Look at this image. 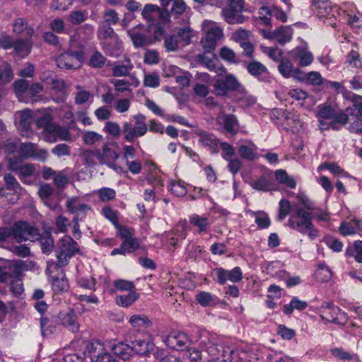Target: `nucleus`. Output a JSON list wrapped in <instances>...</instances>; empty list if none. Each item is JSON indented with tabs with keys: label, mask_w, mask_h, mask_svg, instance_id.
Returning a JSON list of instances; mask_svg holds the SVG:
<instances>
[{
	"label": "nucleus",
	"mask_w": 362,
	"mask_h": 362,
	"mask_svg": "<svg viewBox=\"0 0 362 362\" xmlns=\"http://www.w3.org/2000/svg\"><path fill=\"white\" fill-rule=\"evenodd\" d=\"M194 134L199 137V141L204 146L208 147L211 153L218 151V140L211 133L202 129H197Z\"/></svg>",
	"instance_id": "nucleus-16"
},
{
	"label": "nucleus",
	"mask_w": 362,
	"mask_h": 362,
	"mask_svg": "<svg viewBox=\"0 0 362 362\" xmlns=\"http://www.w3.org/2000/svg\"><path fill=\"white\" fill-rule=\"evenodd\" d=\"M189 223L198 228L199 233L205 232L211 226V222L206 216L194 214L189 216Z\"/></svg>",
	"instance_id": "nucleus-30"
},
{
	"label": "nucleus",
	"mask_w": 362,
	"mask_h": 362,
	"mask_svg": "<svg viewBox=\"0 0 362 362\" xmlns=\"http://www.w3.org/2000/svg\"><path fill=\"white\" fill-rule=\"evenodd\" d=\"M206 352L211 357L208 362H231L234 351L229 346L209 341L206 344Z\"/></svg>",
	"instance_id": "nucleus-5"
},
{
	"label": "nucleus",
	"mask_w": 362,
	"mask_h": 362,
	"mask_svg": "<svg viewBox=\"0 0 362 362\" xmlns=\"http://www.w3.org/2000/svg\"><path fill=\"white\" fill-rule=\"evenodd\" d=\"M223 37V30L217 26L213 25L206 29L200 42L204 52L210 53L214 51L217 45V42Z\"/></svg>",
	"instance_id": "nucleus-9"
},
{
	"label": "nucleus",
	"mask_w": 362,
	"mask_h": 362,
	"mask_svg": "<svg viewBox=\"0 0 362 362\" xmlns=\"http://www.w3.org/2000/svg\"><path fill=\"white\" fill-rule=\"evenodd\" d=\"M206 52L197 55V61L199 64L204 66L208 70L214 71L218 74H221L222 72H226V69L223 66L218 67L214 59L206 56Z\"/></svg>",
	"instance_id": "nucleus-25"
},
{
	"label": "nucleus",
	"mask_w": 362,
	"mask_h": 362,
	"mask_svg": "<svg viewBox=\"0 0 362 362\" xmlns=\"http://www.w3.org/2000/svg\"><path fill=\"white\" fill-rule=\"evenodd\" d=\"M129 322L137 331H144L152 325L151 320L145 315H134Z\"/></svg>",
	"instance_id": "nucleus-27"
},
{
	"label": "nucleus",
	"mask_w": 362,
	"mask_h": 362,
	"mask_svg": "<svg viewBox=\"0 0 362 362\" xmlns=\"http://www.w3.org/2000/svg\"><path fill=\"white\" fill-rule=\"evenodd\" d=\"M55 124L52 122V117L49 114H44L40 117L37 119L36 125L38 129H43V134L45 139L49 133L50 126H54Z\"/></svg>",
	"instance_id": "nucleus-39"
},
{
	"label": "nucleus",
	"mask_w": 362,
	"mask_h": 362,
	"mask_svg": "<svg viewBox=\"0 0 362 362\" xmlns=\"http://www.w3.org/2000/svg\"><path fill=\"white\" fill-rule=\"evenodd\" d=\"M293 30L290 27L281 26L272 31L269 37H274L280 44H285L292 39Z\"/></svg>",
	"instance_id": "nucleus-26"
},
{
	"label": "nucleus",
	"mask_w": 362,
	"mask_h": 362,
	"mask_svg": "<svg viewBox=\"0 0 362 362\" xmlns=\"http://www.w3.org/2000/svg\"><path fill=\"white\" fill-rule=\"evenodd\" d=\"M132 64L128 61L126 64H117L112 68V76L115 77L126 76L132 69Z\"/></svg>",
	"instance_id": "nucleus-50"
},
{
	"label": "nucleus",
	"mask_w": 362,
	"mask_h": 362,
	"mask_svg": "<svg viewBox=\"0 0 362 362\" xmlns=\"http://www.w3.org/2000/svg\"><path fill=\"white\" fill-rule=\"evenodd\" d=\"M110 83L114 85L115 90L119 93L125 91H132L131 86L132 83L124 79H114L111 80Z\"/></svg>",
	"instance_id": "nucleus-60"
},
{
	"label": "nucleus",
	"mask_w": 362,
	"mask_h": 362,
	"mask_svg": "<svg viewBox=\"0 0 362 362\" xmlns=\"http://www.w3.org/2000/svg\"><path fill=\"white\" fill-rule=\"evenodd\" d=\"M66 206L68 211L75 214V216H78L80 220L90 210V207L88 204L81 202L78 198L68 199Z\"/></svg>",
	"instance_id": "nucleus-20"
},
{
	"label": "nucleus",
	"mask_w": 362,
	"mask_h": 362,
	"mask_svg": "<svg viewBox=\"0 0 362 362\" xmlns=\"http://www.w3.org/2000/svg\"><path fill=\"white\" fill-rule=\"evenodd\" d=\"M250 186L258 191L268 192L274 189L272 182L266 177L262 176L250 182Z\"/></svg>",
	"instance_id": "nucleus-38"
},
{
	"label": "nucleus",
	"mask_w": 362,
	"mask_h": 362,
	"mask_svg": "<svg viewBox=\"0 0 362 362\" xmlns=\"http://www.w3.org/2000/svg\"><path fill=\"white\" fill-rule=\"evenodd\" d=\"M139 298V294L136 292H129L127 295L117 296L116 303L122 307H129Z\"/></svg>",
	"instance_id": "nucleus-46"
},
{
	"label": "nucleus",
	"mask_w": 362,
	"mask_h": 362,
	"mask_svg": "<svg viewBox=\"0 0 362 362\" xmlns=\"http://www.w3.org/2000/svg\"><path fill=\"white\" fill-rule=\"evenodd\" d=\"M13 238L18 242L21 243L28 240L38 238L40 236L39 230L25 221H17L12 226Z\"/></svg>",
	"instance_id": "nucleus-6"
},
{
	"label": "nucleus",
	"mask_w": 362,
	"mask_h": 362,
	"mask_svg": "<svg viewBox=\"0 0 362 362\" xmlns=\"http://www.w3.org/2000/svg\"><path fill=\"white\" fill-rule=\"evenodd\" d=\"M67 170L57 172L53 177L54 185L57 188H64L69 182V179L66 175Z\"/></svg>",
	"instance_id": "nucleus-55"
},
{
	"label": "nucleus",
	"mask_w": 362,
	"mask_h": 362,
	"mask_svg": "<svg viewBox=\"0 0 362 362\" xmlns=\"http://www.w3.org/2000/svg\"><path fill=\"white\" fill-rule=\"evenodd\" d=\"M307 306L308 303L305 301L300 300L297 297H293L289 304L284 306V312L287 315H290L294 309L303 310Z\"/></svg>",
	"instance_id": "nucleus-41"
},
{
	"label": "nucleus",
	"mask_w": 362,
	"mask_h": 362,
	"mask_svg": "<svg viewBox=\"0 0 362 362\" xmlns=\"http://www.w3.org/2000/svg\"><path fill=\"white\" fill-rule=\"evenodd\" d=\"M87 351L92 362L98 361L100 354L105 351L103 344L98 341L90 343L87 346Z\"/></svg>",
	"instance_id": "nucleus-37"
},
{
	"label": "nucleus",
	"mask_w": 362,
	"mask_h": 362,
	"mask_svg": "<svg viewBox=\"0 0 362 362\" xmlns=\"http://www.w3.org/2000/svg\"><path fill=\"white\" fill-rule=\"evenodd\" d=\"M312 9L315 12L316 15L321 17H327L334 14V8L331 5V2L329 0H312Z\"/></svg>",
	"instance_id": "nucleus-21"
},
{
	"label": "nucleus",
	"mask_w": 362,
	"mask_h": 362,
	"mask_svg": "<svg viewBox=\"0 0 362 362\" xmlns=\"http://www.w3.org/2000/svg\"><path fill=\"white\" fill-rule=\"evenodd\" d=\"M84 53L81 51H68L62 53L57 59V65L62 69H76L81 66Z\"/></svg>",
	"instance_id": "nucleus-8"
},
{
	"label": "nucleus",
	"mask_w": 362,
	"mask_h": 362,
	"mask_svg": "<svg viewBox=\"0 0 362 362\" xmlns=\"http://www.w3.org/2000/svg\"><path fill=\"white\" fill-rule=\"evenodd\" d=\"M98 37L103 51L109 56L117 57L121 50V42L111 26L100 23L98 30Z\"/></svg>",
	"instance_id": "nucleus-2"
},
{
	"label": "nucleus",
	"mask_w": 362,
	"mask_h": 362,
	"mask_svg": "<svg viewBox=\"0 0 362 362\" xmlns=\"http://www.w3.org/2000/svg\"><path fill=\"white\" fill-rule=\"evenodd\" d=\"M148 129L133 125L130 122H124L122 126L124 139L128 142H134L138 137L144 136Z\"/></svg>",
	"instance_id": "nucleus-18"
},
{
	"label": "nucleus",
	"mask_w": 362,
	"mask_h": 362,
	"mask_svg": "<svg viewBox=\"0 0 362 362\" xmlns=\"http://www.w3.org/2000/svg\"><path fill=\"white\" fill-rule=\"evenodd\" d=\"M34 240H38L40 243L41 250L45 254H50L54 248V240L50 234L46 233L45 235H41L38 238H34Z\"/></svg>",
	"instance_id": "nucleus-40"
},
{
	"label": "nucleus",
	"mask_w": 362,
	"mask_h": 362,
	"mask_svg": "<svg viewBox=\"0 0 362 362\" xmlns=\"http://www.w3.org/2000/svg\"><path fill=\"white\" fill-rule=\"evenodd\" d=\"M70 139L71 134L69 129L56 124L54 126H50L49 133L45 138V140L49 143L55 142L57 140L69 141Z\"/></svg>",
	"instance_id": "nucleus-19"
},
{
	"label": "nucleus",
	"mask_w": 362,
	"mask_h": 362,
	"mask_svg": "<svg viewBox=\"0 0 362 362\" xmlns=\"http://www.w3.org/2000/svg\"><path fill=\"white\" fill-rule=\"evenodd\" d=\"M278 69L281 74L285 78H289L291 74H301V71L298 69H294L292 63L288 59H282L279 64Z\"/></svg>",
	"instance_id": "nucleus-36"
},
{
	"label": "nucleus",
	"mask_w": 362,
	"mask_h": 362,
	"mask_svg": "<svg viewBox=\"0 0 362 362\" xmlns=\"http://www.w3.org/2000/svg\"><path fill=\"white\" fill-rule=\"evenodd\" d=\"M143 17L150 22H154L158 18H160L162 14L160 8L154 4L145 5L142 13Z\"/></svg>",
	"instance_id": "nucleus-31"
},
{
	"label": "nucleus",
	"mask_w": 362,
	"mask_h": 362,
	"mask_svg": "<svg viewBox=\"0 0 362 362\" xmlns=\"http://www.w3.org/2000/svg\"><path fill=\"white\" fill-rule=\"evenodd\" d=\"M213 273L216 275V281L221 285L225 284L227 281L237 283L243 279V272L239 267H236L231 270L216 268L214 269Z\"/></svg>",
	"instance_id": "nucleus-11"
},
{
	"label": "nucleus",
	"mask_w": 362,
	"mask_h": 362,
	"mask_svg": "<svg viewBox=\"0 0 362 362\" xmlns=\"http://www.w3.org/2000/svg\"><path fill=\"white\" fill-rule=\"evenodd\" d=\"M316 276L321 281H328L332 277L331 269L325 263H320L316 271Z\"/></svg>",
	"instance_id": "nucleus-48"
},
{
	"label": "nucleus",
	"mask_w": 362,
	"mask_h": 362,
	"mask_svg": "<svg viewBox=\"0 0 362 362\" xmlns=\"http://www.w3.org/2000/svg\"><path fill=\"white\" fill-rule=\"evenodd\" d=\"M112 351L115 355L119 356L124 361L129 359L132 354V349L130 345L119 342L114 345Z\"/></svg>",
	"instance_id": "nucleus-34"
},
{
	"label": "nucleus",
	"mask_w": 362,
	"mask_h": 362,
	"mask_svg": "<svg viewBox=\"0 0 362 362\" xmlns=\"http://www.w3.org/2000/svg\"><path fill=\"white\" fill-rule=\"evenodd\" d=\"M289 55L292 60L301 67L310 65L314 60V56L307 46L296 47L289 52Z\"/></svg>",
	"instance_id": "nucleus-12"
},
{
	"label": "nucleus",
	"mask_w": 362,
	"mask_h": 362,
	"mask_svg": "<svg viewBox=\"0 0 362 362\" xmlns=\"http://www.w3.org/2000/svg\"><path fill=\"white\" fill-rule=\"evenodd\" d=\"M329 170L332 173L335 175L347 176V173L342 168L334 163H324L320 165L318 170Z\"/></svg>",
	"instance_id": "nucleus-56"
},
{
	"label": "nucleus",
	"mask_w": 362,
	"mask_h": 362,
	"mask_svg": "<svg viewBox=\"0 0 362 362\" xmlns=\"http://www.w3.org/2000/svg\"><path fill=\"white\" fill-rule=\"evenodd\" d=\"M176 35L181 47L189 45L192 38L191 29L187 27L181 28Z\"/></svg>",
	"instance_id": "nucleus-53"
},
{
	"label": "nucleus",
	"mask_w": 362,
	"mask_h": 362,
	"mask_svg": "<svg viewBox=\"0 0 362 362\" xmlns=\"http://www.w3.org/2000/svg\"><path fill=\"white\" fill-rule=\"evenodd\" d=\"M255 216V223L259 228L264 229L269 227L271 221L267 214L263 211L254 213Z\"/></svg>",
	"instance_id": "nucleus-52"
},
{
	"label": "nucleus",
	"mask_w": 362,
	"mask_h": 362,
	"mask_svg": "<svg viewBox=\"0 0 362 362\" xmlns=\"http://www.w3.org/2000/svg\"><path fill=\"white\" fill-rule=\"evenodd\" d=\"M113 285L119 291L134 292L133 290L135 288V285L132 281L117 279L113 282Z\"/></svg>",
	"instance_id": "nucleus-59"
},
{
	"label": "nucleus",
	"mask_w": 362,
	"mask_h": 362,
	"mask_svg": "<svg viewBox=\"0 0 362 362\" xmlns=\"http://www.w3.org/2000/svg\"><path fill=\"white\" fill-rule=\"evenodd\" d=\"M350 116H362V96L354 95L352 105L346 109V112L339 114L334 112L333 118L329 123L321 122L320 130L326 131L329 129L339 130L343 125L351 121Z\"/></svg>",
	"instance_id": "nucleus-1"
},
{
	"label": "nucleus",
	"mask_w": 362,
	"mask_h": 362,
	"mask_svg": "<svg viewBox=\"0 0 362 362\" xmlns=\"http://www.w3.org/2000/svg\"><path fill=\"white\" fill-rule=\"evenodd\" d=\"M76 88L78 90V92L76 93L75 103L76 105L85 104L91 98V93L89 91L82 90L80 86H77Z\"/></svg>",
	"instance_id": "nucleus-63"
},
{
	"label": "nucleus",
	"mask_w": 362,
	"mask_h": 362,
	"mask_svg": "<svg viewBox=\"0 0 362 362\" xmlns=\"http://www.w3.org/2000/svg\"><path fill=\"white\" fill-rule=\"evenodd\" d=\"M221 57L227 62L230 63L236 64L238 61L236 59L235 53L233 50L228 48V47H223L220 50Z\"/></svg>",
	"instance_id": "nucleus-64"
},
{
	"label": "nucleus",
	"mask_w": 362,
	"mask_h": 362,
	"mask_svg": "<svg viewBox=\"0 0 362 362\" xmlns=\"http://www.w3.org/2000/svg\"><path fill=\"white\" fill-rule=\"evenodd\" d=\"M61 325L59 314L49 317H42L40 319V327L42 334L46 335L53 333Z\"/></svg>",
	"instance_id": "nucleus-22"
},
{
	"label": "nucleus",
	"mask_w": 362,
	"mask_h": 362,
	"mask_svg": "<svg viewBox=\"0 0 362 362\" xmlns=\"http://www.w3.org/2000/svg\"><path fill=\"white\" fill-rule=\"evenodd\" d=\"M153 344L145 339H135L132 341V352H134L139 355H145L148 354L151 349Z\"/></svg>",
	"instance_id": "nucleus-32"
},
{
	"label": "nucleus",
	"mask_w": 362,
	"mask_h": 362,
	"mask_svg": "<svg viewBox=\"0 0 362 362\" xmlns=\"http://www.w3.org/2000/svg\"><path fill=\"white\" fill-rule=\"evenodd\" d=\"M234 9L226 7L222 10V15L226 21L229 24L243 23L245 21V17L241 14L242 11H235Z\"/></svg>",
	"instance_id": "nucleus-28"
},
{
	"label": "nucleus",
	"mask_w": 362,
	"mask_h": 362,
	"mask_svg": "<svg viewBox=\"0 0 362 362\" xmlns=\"http://www.w3.org/2000/svg\"><path fill=\"white\" fill-rule=\"evenodd\" d=\"M80 251L79 247L76 241L70 236L65 235L57 243L54 252L57 259L54 264L57 268H62L66 266L69 259Z\"/></svg>",
	"instance_id": "nucleus-3"
},
{
	"label": "nucleus",
	"mask_w": 362,
	"mask_h": 362,
	"mask_svg": "<svg viewBox=\"0 0 362 362\" xmlns=\"http://www.w3.org/2000/svg\"><path fill=\"white\" fill-rule=\"evenodd\" d=\"M239 86L238 80L232 75H227L224 78L216 81L214 85V90L218 95H225L229 91L236 90Z\"/></svg>",
	"instance_id": "nucleus-15"
},
{
	"label": "nucleus",
	"mask_w": 362,
	"mask_h": 362,
	"mask_svg": "<svg viewBox=\"0 0 362 362\" xmlns=\"http://www.w3.org/2000/svg\"><path fill=\"white\" fill-rule=\"evenodd\" d=\"M287 226L300 233H305L308 228L313 227L311 213L306 211L302 207L296 206L294 214L288 220Z\"/></svg>",
	"instance_id": "nucleus-4"
},
{
	"label": "nucleus",
	"mask_w": 362,
	"mask_h": 362,
	"mask_svg": "<svg viewBox=\"0 0 362 362\" xmlns=\"http://www.w3.org/2000/svg\"><path fill=\"white\" fill-rule=\"evenodd\" d=\"M16 268L11 267L8 263L5 265L0 267V282L6 283L10 282L16 276Z\"/></svg>",
	"instance_id": "nucleus-42"
},
{
	"label": "nucleus",
	"mask_w": 362,
	"mask_h": 362,
	"mask_svg": "<svg viewBox=\"0 0 362 362\" xmlns=\"http://www.w3.org/2000/svg\"><path fill=\"white\" fill-rule=\"evenodd\" d=\"M144 85L149 88H157L160 85V77L156 72L145 73Z\"/></svg>",
	"instance_id": "nucleus-51"
},
{
	"label": "nucleus",
	"mask_w": 362,
	"mask_h": 362,
	"mask_svg": "<svg viewBox=\"0 0 362 362\" xmlns=\"http://www.w3.org/2000/svg\"><path fill=\"white\" fill-rule=\"evenodd\" d=\"M13 31L18 34L21 33L24 30L27 31V35L31 37L34 33V30L32 28H28L27 23L22 18H17L13 24Z\"/></svg>",
	"instance_id": "nucleus-49"
},
{
	"label": "nucleus",
	"mask_w": 362,
	"mask_h": 362,
	"mask_svg": "<svg viewBox=\"0 0 362 362\" xmlns=\"http://www.w3.org/2000/svg\"><path fill=\"white\" fill-rule=\"evenodd\" d=\"M96 153L98 160L101 165L111 164L112 161H116L119 157V153L114 143L104 144L102 149H97Z\"/></svg>",
	"instance_id": "nucleus-14"
},
{
	"label": "nucleus",
	"mask_w": 362,
	"mask_h": 362,
	"mask_svg": "<svg viewBox=\"0 0 362 362\" xmlns=\"http://www.w3.org/2000/svg\"><path fill=\"white\" fill-rule=\"evenodd\" d=\"M223 128L228 133L235 134V128L238 127V122L236 117L233 115H226L223 117Z\"/></svg>",
	"instance_id": "nucleus-47"
},
{
	"label": "nucleus",
	"mask_w": 362,
	"mask_h": 362,
	"mask_svg": "<svg viewBox=\"0 0 362 362\" xmlns=\"http://www.w3.org/2000/svg\"><path fill=\"white\" fill-rule=\"evenodd\" d=\"M168 188L173 194L177 197L185 196L187 192L186 187L180 182H170Z\"/></svg>",
	"instance_id": "nucleus-58"
},
{
	"label": "nucleus",
	"mask_w": 362,
	"mask_h": 362,
	"mask_svg": "<svg viewBox=\"0 0 362 362\" xmlns=\"http://www.w3.org/2000/svg\"><path fill=\"white\" fill-rule=\"evenodd\" d=\"M16 118L20 127L25 131L30 129V124L33 122L32 112L30 110H24L17 112Z\"/></svg>",
	"instance_id": "nucleus-33"
},
{
	"label": "nucleus",
	"mask_w": 362,
	"mask_h": 362,
	"mask_svg": "<svg viewBox=\"0 0 362 362\" xmlns=\"http://www.w3.org/2000/svg\"><path fill=\"white\" fill-rule=\"evenodd\" d=\"M163 46L168 52H175L179 49L180 44L177 35L170 34L165 36Z\"/></svg>",
	"instance_id": "nucleus-45"
},
{
	"label": "nucleus",
	"mask_w": 362,
	"mask_h": 362,
	"mask_svg": "<svg viewBox=\"0 0 362 362\" xmlns=\"http://www.w3.org/2000/svg\"><path fill=\"white\" fill-rule=\"evenodd\" d=\"M4 180L6 184V187L7 189L13 191V194L16 196V199H18L20 191L21 189V185L16 180V179L11 174H6L4 177Z\"/></svg>",
	"instance_id": "nucleus-44"
},
{
	"label": "nucleus",
	"mask_w": 362,
	"mask_h": 362,
	"mask_svg": "<svg viewBox=\"0 0 362 362\" xmlns=\"http://www.w3.org/2000/svg\"><path fill=\"white\" fill-rule=\"evenodd\" d=\"M321 318L327 322L343 325L348 322V316L340 308L330 303L322 305L319 310Z\"/></svg>",
	"instance_id": "nucleus-7"
},
{
	"label": "nucleus",
	"mask_w": 362,
	"mask_h": 362,
	"mask_svg": "<svg viewBox=\"0 0 362 362\" xmlns=\"http://www.w3.org/2000/svg\"><path fill=\"white\" fill-rule=\"evenodd\" d=\"M165 343L170 349L183 350L190 344V340L186 334L173 331L166 337Z\"/></svg>",
	"instance_id": "nucleus-13"
},
{
	"label": "nucleus",
	"mask_w": 362,
	"mask_h": 362,
	"mask_svg": "<svg viewBox=\"0 0 362 362\" xmlns=\"http://www.w3.org/2000/svg\"><path fill=\"white\" fill-rule=\"evenodd\" d=\"M297 199L303 206V209L306 211L310 212L311 211H314L316 209L315 203L303 193L298 194L297 196Z\"/></svg>",
	"instance_id": "nucleus-62"
},
{
	"label": "nucleus",
	"mask_w": 362,
	"mask_h": 362,
	"mask_svg": "<svg viewBox=\"0 0 362 362\" xmlns=\"http://www.w3.org/2000/svg\"><path fill=\"white\" fill-rule=\"evenodd\" d=\"M245 68L248 73L255 77H261V80L268 81L269 78L266 74H268L267 67L258 61L252 60L245 64Z\"/></svg>",
	"instance_id": "nucleus-24"
},
{
	"label": "nucleus",
	"mask_w": 362,
	"mask_h": 362,
	"mask_svg": "<svg viewBox=\"0 0 362 362\" xmlns=\"http://www.w3.org/2000/svg\"><path fill=\"white\" fill-rule=\"evenodd\" d=\"M256 150V146L251 142L249 144H242L239 147V153L241 157L248 160H253L255 159V151Z\"/></svg>",
	"instance_id": "nucleus-43"
},
{
	"label": "nucleus",
	"mask_w": 362,
	"mask_h": 362,
	"mask_svg": "<svg viewBox=\"0 0 362 362\" xmlns=\"http://www.w3.org/2000/svg\"><path fill=\"white\" fill-rule=\"evenodd\" d=\"M128 35L134 46L136 48L150 45L152 40L142 33L139 28H133L128 30Z\"/></svg>",
	"instance_id": "nucleus-23"
},
{
	"label": "nucleus",
	"mask_w": 362,
	"mask_h": 362,
	"mask_svg": "<svg viewBox=\"0 0 362 362\" xmlns=\"http://www.w3.org/2000/svg\"><path fill=\"white\" fill-rule=\"evenodd\" d=\"M19 156L22 158H33L45 161L47 158L48 152L45 149L38 148L36 144L28 142L21 144Z\"/></svg>",
	"instance_id": "nucleus-10"
},
{
	"label": "nucleus",
	"mask_w": 362,
	"mask_h": 362,
	"mask_svg": "<svg viewBox=\"0 0 362 362\" xmlns=\"http://www.w3.org/2000/svg\"><path fill=\"white\" fill-rule=\"evenodd\" d=\"M103 136L93 131H88L83 134V141L86 145H93L102 140Z\"/></svg>",
	"instance_id": "nucleus-54"
},
{
	"label": "nucleus",
	"mask_w": 362,
	"mask_h": 362,
	"mask_svg": "<svg viewBox=\"0 0 362 362\" xmlns=\"http://www.w3.org/2000/svg\"><path fill=\"white\" fill-rule=\"evenodd\" d=\"M105 57L98 51H95L89 59V65L93 68H100L105 63Z\"/></svg>",
	"instance_id": "nucleus-57"
},
{
	"label": "nucleus",
	"mask_w": 362,
	"mask_h": 362,
	"mask_svg": "<svg viewBox=\"0 0 362 362\" xmlns=\"http://www.w3.org/2000/svg\"><path fill=\"white\" fill-rule=\"evenodd\" d=\"M317 117L318 118L319 129H320L321 122L329 123L334 117V109L330 105H320L318 107Z\"/></svg>",
	"instance_id": "nucleus-29"
},
{
	"label": "nucleus",
	"mask_w": 362,
	"mask_h": 362,
	"mask_svg": "<svg viewBox=\"0 0 362 362\" xmlns=\"http://www.w3.org/2000/svg\"><path fill=\"white\" fill-rule=\"evenodd\" d=\"M97 149L95 150H86L83 151L81 153V158L84 162V164L87 166H93L95 164L94 158H96L98 159Z\"/></svg>",
	"instance_id": "nucleus-61"
},
{
	"label": "nucleus",
	"mask_w": 362,
	"mask_h": 362,
	"mask_svg": "<svg viewBox=\"0 0 362 362\" xmlns=\"http://www.w3.org/2000/svg\"><path fill=\"white\" fill-rule=\"evenodd\" d=\"M16 53L21 57L27 56L32 48V42L29 40H16L13 47Z\"/></svg>",
	"instance_id": "nucleus-35"
},
{
	"label": "nucleus",
	"mask_w": 362,
	"mask_h": 362,
	"mask_svg": "<svg viewBox=\"0 0 362 362\" xmlns=\"http://www.w3.org/2000/svg\"><path fill=\"white\" fill-rule=\"evenodd\" d=\"M59 318L61 325L67 328L69 331L76 333L79 331V323L76 313L72 309L67 312H60Z\"/></svg>",
	"instance_id": "nucleus-17"
}]
</instances>
